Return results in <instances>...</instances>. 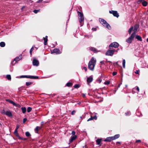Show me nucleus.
<instances>
[{
    "instance_id": "nucleus-1",
    "label": "nucleus",
    "mask_w": 148,
    "mask_h": 148,
    "mask_svg": "<svg viewBox=\"0 0 148 148\" xmlns=\"http://www.w3.org/2000/svg\"><path fill=\"white\" fill-rule=\"evenodd\" d=\"M96 60L92 57L89 61L88 64V68L91 70L93 71L96 64Z\"/></svg>"
},
{
    "instance_id": "nucleus-2",
    "label": "nucleus",
    "mask_w": 148,
    "mask_h": 148,
    "mask_svg": "<svg viewBox=\"0 0 148 148\" xmlns=\"http://www.w3.org/2000/svg\"><path fill=\"white\" fill-rule=\"evenodd\" d=\"M99 21L100 23L104 26L107 28L108 29L110 30L111 29V27L109 24L104 19L100 18Z\"/></svg>"
},
{
    "instance_id": "nucleus-3",
    "label": "nucleus",
    "mask_w": 148,
    "mask_h": 148,
    "mask_svg": "<svg viewBox=\"0 0 148 148\" xmlns=\"http://www.w3.org/2000/svg\"><path fill=\"white\" fill-rule=\"evenodd\" d=\"M117 52V50L116 51L114 49L113 50L108 49L106 52L105 54L107 56H112L114 54L115 51Z\"/></svg>"
},
{
    "instance_id": "nucleus-4",
    "label": "nucleus",
    "mask_w": 148,
    "mask_h": 148,
    "mask_svg": "<svg viewBox=\"0 0 148 148\" xmlns=\"http://www.w3.org/2000/svg\"><path fill=\"white\" fill-rule=\"evenodd\" d=\"M135 35V33H133L131 36L127 39L126 41L127 42L129 43H131L134 38Z\"/></svg>"
},
{
    "instance_id": "nucleus-5",
    "label": "nucleus",
    "mask_w": 148,
    "mask_h": 148,
    "mask_svg": "<svg viewBox=\"0 0 148 148\" xmlns=\"http://www.w3.org/2000/svg\"><path fill=\"white\" fill-rule=\"evenodd\" d=\"M22 55H21L19 57H16L14 60L12 61L11 64H12V65H15L16 62L21 60L22 58Z\"/></svg>"
},
{
    "instance_id": "nucleus-6",
    "label": "nucleus",
    "mask_w": 148,
    "mask_h": 148,
    "mask_svg": "<svg viewBox=\"0 0 148 148\" xmlns=\"http://www.w3.org/2000/svg\"><path fill=\"white\" fill-rule=\"evenodd\" d=\"M119 46V44L117 42H115L111 43L109 46V48L111 49V47H113L115 48H117Z\"/></svg>"
},
{
    "instance_id": "nucleus-7",
    "label": "nucleus",
    "mask_w": 148,
    "mask_h": 148,
    "mask_svg": "<svg viewBox=\"0 0 148 148\" xmlns=\"http://www.w3.org/2000/svg\"><path fill=\"white\" fill-rule=\"evenodd\" d=\"M21 77H25L27 78H30L32 79H38V76H27V75H24V76H22Z\"/></svg>"
},
{
    "instance_id": "nucleus-8",
    "label": "nucleus",
    "mask_w": 148,
    "mask_h": 148,
    "mask_svg": "<svg viewBox=\"0 0 148 148\" xmlns=\"http://www.w3.org/2000/svg\"><path fill=\"white\" fill-rule=\"evenodd\" d=\"M109 13L112 14L114 16L117 17H118L119 16L118 13L116 11L113 10L109 11Z\"/></svg>"
},
{
    "instance_id": "nucleus-9",
    "label": "nucleus",
    "mask_w": 148,
    "mask_h": 148,
    "mask_svg": "<svg viewBox=\"0 0 148 148\" xmlns=\"http://www.w3.org/2000/svg\"><path fill=\"white\" fill-rule=\"evenodd\" d=\"M6 101H8V102H9L10 103H11L13 105H14L18 107H20V105L15 103L14 102H13V101H12L8 99H6Z\"/></svg>"
},
{
    "instance_id": "nucleus-10",
    "label": "nucleus",
    "mask_w": 148,
    "mask_h": 148,
    "mask_svg": "<svg viewBox=\"0 0 148 148\" xmlns=\"http://www.w3.org/2000/svg\"><path fill=\"white\" fill-rule=\"evenodd\" d=\"M33 65L38 66L39 64L38 61L36 58H34L33 61Z\"/></svg>"
},
{
    "instance_id": "nucleus-11",
    "label": "nucleus",
    "mask_w": 148,
    "mask_h": 148,
    "mask_svg": "<svg viewBox=\"0 0 148 148\" xmlns=\"http://www.w3.org/2000/svg\"><path fill=\"white\" fill-rule=\"evenodd\" d=\"M93 80V77L92 76H90L87 78V82L88 84H89L92 82Z\"/></svg>"
},
{
    "instance_id": "nucleus-12",
    "label": "nucleus",
    "mask_w": 148,
    "mask_h": 148,
    "mask_svg": "<svg viewBox=\"0 0 148 148\" xmlns=\"http://www.w3.org/2000/svg\"><path fill=\"white\" fill-rule=\"evenodd\" d=\"M5 114L10 117H12V116L11 112L10 111H7L5 112Z\"/></svg>"
},
{
    "instance_id": "nucleus-13",
    "label": "nucleus",
    "mask_w": 148,
    "mask_h": 148,
    "mask_svg": "<svg viewBox=\"0 0 148 148\" xmlns=\"http://www.w3.org/2000/svg\"><path fill=\"white\" fill-rule=\"evenodd\" d=\"M55 53L56 54H59L60 53V50L57 49H55L52 51L51 52V53Z\"/></svg>"
},
{
    "instance_id": "nucleus-14",
    "label": "nucleus",
    "mask_w": 148,
    "mask_h": 148,
    "mask_svg": "<svg viewBox=\"0 0 148 148\" xmlns=\"http://www.w3.org/2000/svg\"><path fill=\"white\" fill-rule=\"evenodd\" d=\"M77 138V136L76 135H74L73 136H71L69 140L70 143H71L73 141V140H75Z\"/></svg>"
},
{
    "instance_id": "nucleus-15",
    "label": "nucleus",
    "mask_w": 148,
    "mask_h": 148,
    "mask_svg": "<svg viewBox=\"0 0 148 148\" xmlns=\"http://www.w3.org/2000/svg\"><path fill=\"white\" fill-rule=\"evenodd\" d=\"M113 137L112 136V137H107L106 138L105 140H104V141H110L112 140H114L113 139Z\"/></svg>"
},
{
    "instance_id": "nucleus-16",
    "label": "nucleus",
    "mask_w": 148,
    "mask_h": 148,
    "mask_svg": "<svg viewBox=\"0 0 148 148\" xmlns=\"http://www.w3.org/2000/svg\"><path fill=\"white\" fill-rule=\"evenodd\" d=\"M138 27V25L137 24L136 25L134 26V29H133L134 32L133 33H135V35L136 34V32Z\"/></svg>"
},
{
    "instance_id": "nucleus-17",
    "label": "nucleus",
    "mask_w": 148,
    "mask_h": 148,
    "mask_svg": "<svg viewBox=\"0 0 148 148\" xmlns=\"http://www.w3.org/2000/svg\"><path fill=\"white\" fill-rule=\"evenodd\" d=\"M47 38L48 36H46L45 37H44L43 39L44 40V45H46L47 44Z\"/></svg>"
},
{
    "instance_id": "nucleus-18",
    "label": "nucleus",
    "mask_w": 148,
    "mask_h": 148,
    "mask_svg": "<svg viewBox=\"0 0 148 148\" xmlns=\"http://www.w3.org/2000/svg\"><path fill=\"white\" fill-rule=\"evenodd\" d=\"M136 38L138 40L140 41H142V39L141 37L139 35H136Z\"/></svg>"
},
{
    "instance_id": "nucleus-19",
    "label": "nucleus",
    "mask_w": 148,
    "mask_h": 148,
    "mask_svg": "<svg viewBox=\"0 0 148 148\" xmlns=\"http://www.w3.org/2000/svg\"><path fill=\"white\" fill-rule=\"evenodd\" d=\"M41 128V127L37 126L35 129V131L36 133H38V131Z\"/></svg>"
},
{
    "instance_id": "nucleus-20",
    "label": "nucleus",
    "mask_w": 148,
    "mask_h": 148,
    "mask_svg": "<svg viewBox=\"0 0 148 148\" xmlns=\"http://www.w3.org/2000/svg\"><path fill=\"white\" fill-rule=\"evenodd\" d=\"M119 136L120 135L119 134H118L114 136H112L113 137V139H114V140L115 139H117L119 137Z\"/></svg>"
},
{
    "instance_id": "nucleus-21",
    "label": "nucleus",
    "mask_w": 148,
    "mask_h": 148,
    "mask_svg": "<svg viewBox=\"0 0 148 148\" xmlns=\"http://www.w3.org/2000/svg\"><path fill=\"white\" fill-rule=\"evenodd\" d=\"M22 112L23 113H25L26 111V108L25 107H22L21 108Z\"/></svg>"
},
{
    "instance_id": "nucleus-22",
    "label": "nucleus",
    "mask_w": 148,
    "mask_h": 148,
    "mask_svg": "<svg viewBox=\"0 0 148 148\" xmlns=\"http://www.w3.org/2000/svg\"><path fill=\"white\" fill-rule=\"evenodd\" d=\"M90 49L91 51H93L94 52H97L96 49L93 47H90Z\"/></svg>"
},
{
    "instance_id": "nucleus-23",
    "label": "nucleus",
    "mask_w": 148,
    "mask_h": 148,
    "mask_svg": "<svg viewBox=\"0 0 148 148\" xmlns=\"http://www.w3.org/2000/svg\"><path fill=\"white\" fill-rule=\"evenodd\" d=\"M16 129L15 130L14 132V134L16 136H18V131Z\"/></svg>"
},
{
    "instance_id": "nucleus-24",
    "label": "nucleus",
    "mask_w": 148,
    "mask_h": 148,
    "mask_svg": "<svg viewBox=\"0 0 148 148\" xmlns=\"http://www.w3.org/2000/svg\"><path fill=\"white\" fill-rule=\"evenodd\" d=\"M96 143L97 145H99L100 144L101 142V139H97L96 141Z\"/></svg>"
},
{
    "instance_id": "nucleus-25",
    "label": "nucleus",
    "mask_w": 148,
    "mask_h": 148,
    "mask_svg": "<svg viewBox=\"0 0 148 148\" xmlns=\"http://www.w3.org/2000/svg\"><path fill=\"white\" fill-rule=\"evenodd\" d=\"M5 45V43L4 42H1L0 43V46L2 47H4Z\"/></svg>"
},
{
    "instance_id": "nucleus-26",
    "label": "nucleus",
    "mask_w": 148,
    "mask_h": 148,
    "mask_svg": "<svg viewBox=\"0 0 148 148\" xmlns=\"http://www.w3.org/2000/svg\"><path fill=\"white\" fill-rule=\"evenodd\" d=\"M79 21L80 23H81L84 20V17H81L79 18Z\"/></svg>"
},
{
    "instance_id": "nucleus-27",
    "label": "nucleus",
    "mask_w": 148,
    "mask_h": 148,
    "mask_svg": "<svg viewBox=\"0 0 148 148\" xmlns=\"http://www.w3.org/2000/svg\"><path fill=\"white\" fill-rule=\"evenodd\" d=\"M133 27H131L129 29L128 32L130 34L132 32V31L133 30Z\"/></svg>"
},
{
    "instance_id": "nucleus-28",
    "label": "nucleus",
    "mask_w": 148,
    "mask_h": 148,
    "mask_svg": "<svg viewBox=\"0 0 148 148\" xmlns=\"http://www.w3.org/2000/svg\"><path fill=\"white\" fill-rule=\"evenodd\" d=\"M143 5L144 6H145L147 5V2L146 1H144L142 2Z\"/></svg>"
},
{
    "instance_id": "nucleus-29",
    "label": "nucleus",
    "mask_w": 148,
    "mask_h": 148,
    "mask_svg": "<svg viewBox=\"0 0 148 148\" xmlns=\"http://www.w3.org/2000/svg\"><path fill=\"white\" fill-rule=\"evenodd\" d=\"M125 59H123V66L124 68H125Z\"/></svg>"
},
{
    "instance_id": "nucleus-30",
    "label": "nucleus",
    "mask_w": 148,
    "mask_h": 148,
    "mask_svg": "<svg viewBox=\"0 0 148 148\" xmlns=\"http://www.w3.org/2000/svg\"><path fill=\"white\" fill-rule=\"evenodd\" d=\"M77 13H78V15L80 16V17L83 16V14L81 12L78 11L77 12Z\"/></svg>"
},
{
    "instance_id": "nucleus-31",
    "label": "nucleus",
    "mask_w": 148,
    "mask_h": 148,
    "mask_svg": "<svg viewBox=\"0 0 148 148\" xmlns=\"http://www.w3.org/2000/svg\"><path fill=\"white\" fill-rule=\"evenodd\" d=\"M32 108L30 107H29L27 108V111L28 112H29L31 111Z\"/></svg>"
},
{
    "instance_id": "nucleus-32",
    "label": "nucleus",
    "mask_w": 148,
    "mask_h": 148,
    "mask_svg": "<svg viewBox=\"0 0 148 148\" xmlns=\"http://www.w3.org/2000/svg\"><path fill=\"white\" fill-rule=\"evenodd\" d=\"M6 78L8 80H10L11 79V77L10 75H7Z\"/></svg>"
},
{
    "instance_id": "nucleus-33",
    "label": "nucleus",
    "mask_w": 148,
    "mask_h": 148,
    "mask_svg": "<svg viewBox=\"0 0 148 148\" xmlns=\"http://www.w3.org/2000/svg\"><path fill=\"white\" fill-rule=\"evenodd\" d=\"M72 85V84L71 82H68L66 84V85L68 86H71Z\"/></svg>"
},
{
    "instance_id": "nucleus-34",
    "label": "nucleus",
    "mask_w": 148,
    "mask_h": 148,
    "mask_svg": "<svg viewBox=\"0 0 148 148\" xmlns=\"http://www.w3.org/2000/svg\"><path fill=\"white\" fill-rule=\"evenodd\" d=\"M32 83L30 82H27L26 83V84L27 86H28L31 84Z\"/></svg>"
},
{
    "instance_id": "nucleus-35",
    "label": "nucleus",
    "mask_w": 148,
    "mask_h": 148,
    "mask_svg": "<svg viewBox=\"0 0 148 148\" xmlns=\"http://www.w3.org/2000/svg\"><path fill=\"white\" fill-rule=\"evenodd\" d=\"M26 136H29L30 135V134L28 132H27L25 133Z\"/></svg>"
},
{
    "instance_id": "nucleus-36",
    "label": "nucleus",
    "mask_w": 148,
    "mask_h": 148,
    "mask_svg": "<svg viewBox=\"0 0 148 148\" xmlns=\"http://www.w3.org/2000/svg\"><path fill=\"white\" fill-rule=\"evenodd\" d=\"M110 82L108 81H106L104 82L105 84L108 85L110 84Z\"/></svg>"
},
{
    "instance_id": "nucleus-37",
    "label": "nucleus",
    "mask_w": 148,
    "mask_h": 148,
    "mask_svg": "<svg viewBox=\"0 0 148 148\" xmlns=\"http://www.w3.org/2000/svg\"><path fill=\"white\" fill-rule=\"evenodd\" d=\"M34 47H32L31 49H30V54L31 55L32 54V51H33V50H34Z\"/></svg>"
},
{
    "instance_id": "nucleus-38",
    "label": "nucleus",
    "mask_w": 148,
    "mask_h": 148,
    "mask_svg": "<svg viewBox=\"0 0 148 148\" xmlns=\"http://www.w3.org/2000/svg\"><path fill=\"white\" fill-rule=\"evenodd\" d=\"M40 10H34V12L35 13H37V12H38Z\"/></svg>"
},
{
    "instance_id": "nucleus-39",
    "label": "nucleus",
    "mask_w": 148,
    "mask_h": 148,
    "mask_svg": "<svg viewBox=\"0 0 148 148\" xmlns=\"http://www.w3.org/2000/svg\"><path fill=\"white\" fill-rule=\"evenodd\" d=\"M92 120H93V117H92V116H91V117L90 118H89L88 120L87 121H90Z\"/></svg>"
},
{
    "instance_id": "nucleus-40",
    "label": "nucleus",
    "mask_w": 148,
    "mask_h": 148,
    "mask_svg": "<svg viewBox=\"0 0 148 148\" xmlns=\"http://www.w3.org/2000/svg\"><path fill=\"white\" fill-rule=\"evenodd\" d=\"M74 87L75 88H78L79 87V85L78 84H76L74 86Z\"/></svg>"
},
{
    "instance_id": "nucleus-41",
    "label": "nucleus",
    "mask_w": 148,
    "mask_h": 148,
    "mask_svg": "<svg viewBox=\"0 0 148 148\" xmlns=\"http://www.w3.org/2000/svg\"><path fill=\"white\" fill-rule=\"evenodd\" d=\"M93 119H95V120H97V116L95 115L93 117Z\"/></svg>"
},
{
    "instance_id": "nucleus-42",
    "label": "nucleus",
    "mask_w": 148,
    "mask_h": 148,
    "mask_svg": "<svg viewBox=\"0 0 148 148\" xmlns=\"http://www.w3.org/2000/svg\"><path fill=\"white\" fill-rule=\"evenodd\" d=\"M117 74V72H113L112 73V75L113 76L116 75Z\"/></svg>"
},
{
    "instance_id": "nucleus-43",
    "label": "nucleus",
    "mask_w": 148,
    "mask_h": 148,
    "mask_svg": "<svg viewBox=\"0 0 148 148\" xmlns=\"http://www.w3.org/2000/svg\"><path fill=\"white\" fill-rule=\"evenodd\" d=\"M139 70H137L135 72V73L136 74H139Z\"/></svg>"
},
{
    "instance_id": "nucleus-44",
    "label": "nucleus",
    "mask_w": 148,
    "mask_h": 148,
    "mask_svg": "<svg viewBox=\"0 0 148 148\" xmlns=\"http://www.w3.org/2000/svg\"><path fill=\"white\" fill-rule=\"evenodd\" d=\"M75 131H73L72 132V133H71V134H72L73 135H75Z\"/></svg>"
},
{
    "instance_id": "nucleus-45",
    "label": "nucleus",
    "mask_w": 148,
    "mask_h": 148,
    "mask_svg": "<svg viewBox=\"0 0 148 148\" xmlns=\"http://www.w3.org/2000/svg\"><path fill=\"white\" fill-rule=\"evenodd\" d=\"M1 112L2 114H5V112L4 110H3Z\"/></svg>"
},
{
    "instance_id": "nucleus-46",
    "label": "nucleus",
    "mask_w": 148,
    "mask_h": 148,
    "mask_svg": "<svg viewBox=\"0 0 148 148\" xmlns=\"http://www.w3.org/2000/svg\"><path fill=\"white\" fill-rule=\"evenodd\" d=\"M19 125H16V128L15 129L18 130V129L19 127Z\"/></svg>"
},
{
    "instance_id": "nucleus-47",
    "label": "nucleus",
    "mask_w": 148,
    "mask_h": 148,
    "mask_svg": "<svg viewBox=\"0 0 148 148\" xmlns=\"http://www.w3.org/2000/svg\"><path fill=\"white\" fill-rule=\"evenodd\" d=\"M83 69H84L86 71H87V68L86 67H84L83 68Z\"/></svg>"
},
{
    "instance_id": "nucleus-48",
    "label": "nucleus",
    "mask_w": 148,
    "mask_h": 148,
    "mask_svg": "<svg viewBox=\"0 0 148 148\" xmlns=\"http://www.w3.org/2000/svg\"><path fill=\"white\" fill-rule=\"evenodd\" d=\"M136 89V90H137V91H139V87H138V86H137Z\"/></svg>"
},
{
    "instance_id": "nucleus-49",
    "label": "nucleus",
    "mask_w": 148,
    "mask_h": 148,
    "mask_svg": "<svg viewBox=\"0 0 148 148\" xmlns=\"http://www.w3.org/2000/svg\"><path fill=\"white\" fill-rule=\"evenodd\" d=\"M141 142V141L140 140H136V143H138V142Z\"/></svg>"
},
{
    "instance_id": "nucleus-50",
    "label": "nucleus",
    "mask_w": 148,
    "mask_h": 148,
    "mask_svg": "<svg viewBox=\"0 0 148 148\" xmlns=\"http://www.w3.org/2000/svg\"><path fill=\"white\" fill-rule=\"evenodd\" d=\"M26 121H27V119L26 118L24 119H23V122L24 123Z\"/></svg>"
},
{
    "instance_id": "nucleus-51",
    "label": "nucleus",
    "mask_w": 148,
    "mask_h": 148,
    "mask_svg": "<svg viewBox=\"0 0 148 148\" xmlns=\"http://www.w3.org/2000/svg\"><path fill=\"white\" fill-rule=\"evenodd\" d=\"M43 0H39L37 2V3H40L42 2Z\"/></svg>"
},
{
    "instance_id": "nucleus-52",
    "label": "nucleus",
    "mask_w": 148,
    "mask_h": 148,
    "mask_svg": "<svg viewBox=\"0 0 148 148\" xmlns=\"http://www.w3.org/2000/svg\"><path fill=\"white\" fill-rule=\"evenodd\" d=\"M75 113V111H73L71 112V114H73Z\"/></svg>"
},
{
    "instance_id": "nucleus-53",
    "label": "nucleus",
    "mask_w": 148,
    "mask_h": 148,
    "mask_svg": "<svg viewBox=\"0 0 148 148\" xmlns=\"http://www.w3.org/2000/svg\"><path fill=\"white\" fill-rule=\"evenodd\" d=\"M82 97H85V94H82Z\"/></svg>"
},
{
    "instance_id": "nucleus-54",
    "label": "nucleus",
    "mask_w": 148,
    "mask_h": 148,
    "mask_svg": "<svg viewBox=\"0 0 148 148\" xmlns=\"http://www.w3.org/2000/svg\"><path fill=\"white\" fill-rule=\"evenodd\" d=\"M103 62L102 61H101L100 62V63H102V64L103 63Z\"/></svg>"
},
{
    "instance_id": "nucleus-55",
    "label": "nucleus",
    "mask_w": 148,
    "mask_h": 148,
    "mask_svg": "<svg viewBox=\"0 0 148 148\" xmlns=\"http://www.w3.org/2000/svg\"><path fill=\"white\" fill-rule=\"evenodd\" d=\"M147 41L148 42V38L147 39Z\"/></svg>"
}]
</instances>
